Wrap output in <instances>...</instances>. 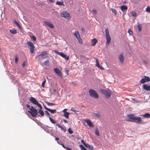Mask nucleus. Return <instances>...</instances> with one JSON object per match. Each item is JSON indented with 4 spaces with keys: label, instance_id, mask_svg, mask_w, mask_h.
I'll return each mask as SVG.
<instances>
[{
    "label": "nucleus",
    "instance_id": "obj_1",
    "mask_svg": "<svg viewBox=\"0 0 150 150\" xmlns=\"http://www.w3.org/2000/svg\"><path fill=\"white\" fill-rule=\"evenodd\" d=\"M127 117L130 120L126 119L127 121L134 122L137 124H142V120L141 117L135 116L133 114H128Z\"/></svg>",
    "mask_w": 150,
    "mask_h": 150
},
{
    "label": "nucleus",
    "instance_id": "obj_2",
    "mask_svg": "<svg viewBox=\"0 0 150 150\" xmlns=\"http://www.w3.org/2000/svg\"><path fill=\"white\" fill-rule=\"evenodd\" d=\"M100 92L105 96V97L107 98H109L111 95L112 91L109 88L107 89H100Z\"/></svg>",
    "mask_w": 150,
    "mask_h": 150
},
{
    "label": "nucleus",
    "instance_id": "obj_3",
    "mask_svg": "<svg viewBox=\"0 0 150 150\" xmlns=\"http://www.w3.org/2000/svg\"><path fill=\"white\" fill-rule=\"evenodd\" d=\"M48 53L46 51L41 52L40 54L37 55L35 58L38 62H39L41 59H43L45 58L46 57H44Z\"/></svg>",
    "mask_w": 150,
    "mask_h": 150
},
{
    "label": "nucleus",
    "instance_id": "obj_4",
    "mask_svg": "<svg viewBox=\"0 0 150 150\" xmlns=\"http://www.w3.org/2000/svg\"><path fill=\"white\" fill-rule=\"evenodd\" d=\"M30 111L28 110V112L31 114L33 117H35L38 115V111L36 109L33 108V106H31L29 108Z\"/></svg>",
    "mask_w": 150,
    "mask_h": 150
},
{
    "label": "nucleus",
    "instance_id": "obj_5",
    "mask_svg": "<svg viewBox=\"0 0 150 150\" xmlns=\"http://www.w3.org/2000/svg\"><path fill=\"white\" fill-rule=\"evenodd\" d=\"M89 95L91 97L97 99L98 98V95L97 92L94 90L90 89L89 91Z\"/></svg>",
    "mask_w": 150,
    "mask_h": 150
},
{
    "label": "nucleus",
    "instance_id": "obj_6",
    "mask_svg": "<svg viewBox=\"0 0 150 150\" xmlns=\"http://www.w3.org/2000/svg\"><path fill=\"white\" fill-rule=\"evenodd\" d=\"M105 38L106 39V43L109 45L111 41V38L109 34V30L108 29H105Z\"/></svg>",
    "mask_w": 150,
    "mask_h": 150
},
{
    "label": "nucleus",
    "instance_id": "obj_7",
    "mask_svg": "<svg viewBox=\"0 0 150 150\" xmlns=\"http://www.w3.org/2000/svg\"><path fill=\"white\" fill-rule=\"evenodd\" d=\"M61 16L68 20H69L71 18L69 13L67 11H63L61 13Z\"/></svg>",
    "mask_w": 150,
    "mask_h": 150
},
{
    "label": "nucleus",
    "instance_id": "obj_8",
    "mask_svg": "<svg viewBox=\"0 0 150 150\" xmlns=\"http://www.w3.org/2000/svg\"><path fill=\"white\" fill-rule=\"evenodd\" d=\"M54 52L67 60H68L69 59V57L68 56H67L65 54L62 52H59L56 50H54Z\"/></svg>",
    "mask_w": 150,
    "mask_h": 150
},
{
    "label": "nucleus",
    "instance_id": "obj_9",
    "mask_svg": "<svg viewBox=\"0 0 150 150\" xmlns=\"http://www.w3.org/2000/svg\"><path fill=\"white\" fill-rule=\"evenodd\" d=\"M27 45L29 46L30 49V52L32 53H34V50L35 49V46L33 43L30 42H27Z\"/></svg>",
    "mask_w": 150,
    "mask_h": 150
},
{
    "label": "nucleus",
    "instance_id": "obj_10",
    "mask_svg": "<svg viewBox=\"0 0 150 150\" xmlns=\"http://www.w3.org/2000/svg\"><path fill=\"white\" fill-rule=\"evenodd\" d=\"M74 35L76 38L79 42L81 44L82 43V41L80 38L79 32L78 31H75L74 33Z\"/></svg>",
    "mask_w": 150,
    "mask_h": 150
},
{
    "label": "nucleus",
    "instance_id": "obj_11",
    "mask_svg": "<svg viewBox=\"0 0 150 150\" xmlns=\"http://www.w3.org/2000/svg\"><path fill=\"white\" fill-rule=\"evenodd\" d=\"M150 81V78L147 76H144V78H142L140 81V83H141L144 84L146 82H147Z\"/></svg>",
    "mask_w": 150,
    "mask_h": 150
},
{
    "label": "nucleus",
    "instance_id": "obj_12",
    "mask_svg": "<svg viewBox=\"0 0 150 150\" xmlns=\"http://www.w3.org/2000/svg\"><path fill=\"white\" fill-rule=\"evenodd\" d=\"M92 44L91 45L89 44H88V43L86 42V44L85 43V45H87L88 47L89 48V49H90V47H91V46H94L96 45V43L97 42V40L95 38H94L93 39H92L91 40Z\"/></svg>",
    "mask_w": 150,
    "mask_h": 150
},
{
    "label": "nucleus",
    "instance_id": "obj_13",
    "mask_svg": "<svg viewBox=\"0 0 150 150\" xmlns=\"http://www.w3.org/2000/svg\"><path fill=\"white\" fill-rule=\"evenodd\" d=\"M55 72L61 78L62 77V73L60 70L57 68H55L54 69Z\"/></svg>",
    "mask_w": 150,
    "mask_h": 150
},
{
    "label": "nucleus",
    "instance_id": "obj_14",
    "mask_svg": "<svg viewBox=\"0 0 150 150\" xmlns=\"http://www.w3.org/2000/svg\"><path fill=\"white\" fill-rule=\"evenodd\" d=\"M85 122H86L88 126L91 127H93V125L91 121L89 119L85 120Z\"/></svg>",
    "mask_w": 150,
    "mask_h": 150
},
{
    "label": "nucleus",
    "instance_id": "obj_15",
    "mask_svg": "<svg viewBox=\"0 0 150 150\" xmlns=\"http://www.w3.org/2000/svg\"><path fill=\"white\" fill-rule=\"evenodd\" d=\"M144 89L147 91H150V86L146 84H144L142 85Z\"/></svg>",
    "mask_w": 150,
    "mask_h": 150
},
{
    "label": "nucleus",
    "instance_id": "obj_16",
    "mask_svg": "<svg viewBox=\"0 0 150 150\" xmlns=\"http://www.w3.org/2000/svg\"><path fill=\"white\" fill-rule=\"evenodd\" d=\"M123 53H122L119 57V59L121 63H123L124 60L125 58L123 57Z\"/></svg>",
    "mask_w": 150,
    "mask_h": 150
},
{
    "label": "nucleus",
    "instance_id": "obj_17",
    "mask_svg": "<svg viewBox=\"0 0 150 150\" xmlns=\"http://www.w3.org/2000/svg\"><path fill=\"white\" fill-rule=\"evenodd\" d=\"M30 100L31 103L34 105H35L38 102L33 97L30 98Z\"/></svg>",
    "mask_w": 150,
    "mask_h": 150
},
{
    "label": "nucleus",
    "instance_id": "obj_18",
    "mask_svg": "<svg viewBox=\"0 0 150 150\" xmlns=\"http://www.w3.org/2000/svg\"><path fill=\"white\" fill-rule=\"evenodd\" d=\"M120 8L122 11L123 12L124 14H125L126 12V11L125 12V11H126L127 9L128 8L126 6L123 5L121 6Z\"/></svg>",
    "mask_w": 150,
    "mask_h": 150
},
{
    "label": "nucleus",
    "instance_id": "obj_19",
    "mask_svg": "<svg viewBox=\"0 0 150 150\" xmlns=\"http://www.w3.org/2000/svg\"><path fill=\"white\" fill-rule=\"evenodd\" d=\"M44 23L45 25H47L50 28H54L53 25L50 22L47 21H45Z\"/></svg>",
    "mask_w": 150,
    "mask_h": 150
},
{
    "label": "nucleus",
    "instance_id": "obj_20",
    "mask_svg": "<svg viewBox=\"0 0 150 150\" xmlns=\"http://www.w3.org/2000/svg\"><path fill=\"white\" fill-rule=\"evenodd\" d=\"M85 147H86L89 150H92L93 149V147L92 146H91L90 145L88 144H86V143H85Z\"/></svg>",
    "mask_w": 150,
    "mask_h": 150
},
{
    "label": "nucleus",
    "instance_id": "obj_21",
    "mask_svg": "<svg viewBox=\"0 0 150 150\" xmlns=\"http://www.w3.org/2000/svg\"><path fill=\"white\" fill-rule=\"evenodd\" d=\"M56 5H59V6H65V5L64 4V2L63 1H58L56 2Z\"/></svg>",
    "mask_w": 150,
    "mask_h": 150
},
{
    "label": "nucleus",
    "instance_id": "obj_22",
    "mask_svg": "<svg viewBox=\"0 0 150 150\" xmlns=\"http://www.w3.org/2000/svg\"><path fill=\"white\" fill-rule=\"evenodd\" d=\"M143 117L145 118H150V114L149 113H146L143 115Z\"/></svg>",
    "mask_w": 150,
    "mask_h": 150
},
{
    "label": "nucleus",
    "instance_id": "obj_23",
    "mask_svg": "<svg viewBox=\"0 0 150 150\" xmlns=\"http://www.w3.org/2000/svg\"><path fill=\"white\" fill-rule=\"evenodd\" d=\"M56 125L58 127L60 128L61 129L63 130L64 132H66V129L64 128L62 126H61L58 124H56Z\"/></svg>",
    "mask_w": 150,
    "mask_h": 150
},
{
    "label": "nucleus",
    "instance_id": "obj_24",
    "mask_svg": "<svg viewBox=\"0 0 150 150\" xmlns=\"http://www.w3.org/2000/svg\"><path fill=\"white\" fill-rule=\"evenodd\" d=\"M10 32L11 33L13 34H16L17 33L16 29L14 28L13 29V30H10Z\"/></svg>",
    "mask_w": 150,
    "mask_h": 150
},
{
    "label": "nucleus",
    "instance_id": "obj_25",
    "mask_svg": "<svg viewBox=\"0 0 150 150\" xmlns=\"http://www.w3.org/2000/svg\"><path fill=\"white\" fill-rule=\"evenodd\" d=\"M69 114L70 113L69 112H66V113H64L63 116L66 118L68 119L69 118Z\"/></svg>",
    "mask_w": 150,
    "mask_h": 150
},
{
    "label": "nucleus",
    "instance_id": "obj_26",
    "mask_svg": "<svg viewBox=\"0 0 150 150\" xmlns=\"http://www.w3.org/2000/svg\"><path fill=\"white\" fill-rule=\"evenodd\" d=\"M47 110L50 112L52 114L55 113L56 112V110H52L50 108L49 109H48Z\"/></svg>",
    "mask_w": 150,
    "mask_h": 150
},
{
    "label": "nucleus",
    "instance_id": "obj_27",
    "mask_svg": "<svg viewBox=\"0 0 150 150\" xmlns=\"http://www.w3.org/2000/svg\"><path fill=\"white\" fill-rule=\"evenodd\" d=\"M14 23L18 27L19 29L21 30V27L17 22L14 21Z\"/></svg>",
    "mask_w": 150,
    "mask_h": 150
},
{
    "label": "nucleus",
    "instance_id": "obj_28",
    "mask_svg": "<svg viewBox=\"0 0 150 150\" xmlns=\"http://www.w3.org/2000/svg\"><path fill=\"white\" fill-rule=\"evenodd\" d=\"M42 109H40L38 111V113H39L42 116H43L44 115V112L42 110Z\"/></svg>",
    "mask_w": 150,
    "mask_h": 150
},
{
    "label": "nucleus",
    "instance_id": "obj_29",
    "mask_svg": "<svg viewBox=\"0 0 150 150\" xmlns=\"http://www.w3.org/2000/svg\"><path fill=\"white\" fill-rule=\"evenodd\" d=\"M138 28L139 32H141L142 31V25L141 24H138Z\"/></svg>",
    "mask_w": 150,
    "mask_h": 150
},
{
    "label": "nucleus",
    "instance_id": "obj_30",
    "mask_svg": "<svg viewBox=\"0 0 150 150\" xmlns=\"http://www.w3.org/2000/svg\"><path fill=\"white\" fill-rule=\"evenodd\" d=\"M49 118L50 121L53 124H55L56 123V121L53 119H52L50 117H49Z\"/></svg>",
    "mask_w": 150,
    "mask_h": 150
},
{
    "label": "nucleus",
    "instance_id": "obj_31",
    "mask_svg": "<svg viewBox=\"0 0 150 150\" xmlns=\"http://www.w3.org/2000/svg\"><path fill=\"white\" fill-rule=\"evenodd\" d=\"M132 16L134 17H136L137 16V13L136 12L132 11L131 12Z\"/></svg>",
    "mask_w": 150,
    "mask_h": 150
},
{
    "label": "nucleus",
    "instance_id": "obj_32",
    "mask_svg": "<svg viewBox=\"0 0 150 150\" xmlns=\"http://www.w3.org/2000/svg\"><path fill=\"white\" fill-rule=\"evenodd\" d=\"M93 115H95V116L98 117H100V114L98 112L94 113L93 114Z\"/></svg>",
    "mask_w": 150,
    "mask_h": 150
},
{
    "label": "nucleus",
    "instance_id": "obj_33",
    "mask_svg": "<svg viewBox=\"0 0 150 150\" xmlns=\"http://www.w3.org/2000/svg\"><path fill=\"white\" fill-rule=\"evenodd\" d=\"M143 62L144 64H147L149 63V62L148 60H144L143 61Z\"/></svg>",
    "mask_w": 150,
    "mask_h": 150
},
{
    "label": "nucleus",
    "instance_id": "obj_34",
    "mask_svg": "<svg viewBox=\"0 0 150 150\" xmlns=\"http://www.w3.org/2000/svg\"><path fill=\"white\" fill-rule=\"evenodd\" d=\"M46 103L49 106H52L55 105V104L53 103H49L47 102H46Z\"/></svg>",
    "mask_w": 150,
    "mask_h": 150
},
{
    "label": "nucleus",
    "instance_id": "obj_35",
    "mask_svg": "<svg viewBox=\"0 0 150 150\" xmlns=\"http://www.w3.org/2000/svg\"><path fill=\"white\" fill-rule=\"evenodd\" d=\"M95 133L96 135L99 136V131L97 129H96L95 130Z\"/></svg>",
    "mask_w": 150,
    "mask_h": 150
},
{
    "label": "nucleus",
    "instance_id": "obj_36",
    "mask_svg": "<svg viewBox=\"0 0 150 150\" xmlns=\"http://www.w3.org/2000/svg\"><path fill=\"white\" fill-rule=\"evenodd\" d=\"M111 10L112 12L114 13L115 15H116L117 14V12L116 11V10L115 9L113 8H111Z\"/></svg>",
    "mask_w": 150,
    "mask_h": 150
},
{
    "label": "nucleus",
    "instance_id": "obj_37",
    "mask_svg": "<svg viewBox=\"0 0 150 150\" xmlns=\"http://www.w3.org/2000/svg\"><path fill=\"white\" fill-rule=\"evenodd\" d=\"M46 81V80L45 79V80L44 81H43L42 84V86L43 88H44L45 87V83Z\"/></svg>",
    "mask_w": 150,
    "mask_h": 150
},
{
    "label": "nucleus",
    "instance_id": "obj_38",
    "mask_svg": "<svg viewBox=\"0 0 150 150\" xmlns=\"http://www.w3.org/2000/svg\"><path fill=\"white\" fill-rule=\"evenodd\" d=\"M35 105H37L38 107L40 108V109H42V108L41 105L40 104L38 103V102Z\"/></svg>",
    "mask_w": 150,
    "mask_h": 150
},
{
    "label": "nucleus",
    "instance_id": "obj_39",
    "mask_svg": "<svg viewBox=\"0 0 150 150\" xmlns=\"http://www.w3.org/2000/svg\"><path fill=\"white\" fill-rule=\"evenodd\" d=\"M68 132L70 134H72L73 133V131L71 130L70 128H69L68 129Z\"/></svg>",
    "mask_w": 150,
    "mask_h": 150
},
{
    "label": "nucleus",
    "instance_id": "obj_40",
    "mask_svg": "<svg viewBox=\"0 0 150 150\" xmlns=\"http://www.w3.org/2000/svg\"><path fill=\"white\" fill-rule=\"evenodd\" d=\"M49 63V61L48 60H47L45 61L44 63H42L43 65L44 64L45 65H47Z\"/></svg>",
    "mask_w": 150,
    "mask_h": 150
},
{
    "label": "nucleus",
    "instance_id": "obj_41",
    "mask_svg": "<svg viewBox=\"0 0 150 150\" xmlns=\"http://www.w3.org/2000/svg\"><path fill=\"white\" fill-rule=\"evenodd\" d=\"M146 10L147 12H150V6H147V8L146 9Z\"/></svg>",
    "mask_w": 150,
    "mask_h": 150
},
{
    "label": "nucleus",
    "instance_id": "obj_42",
    "mask_svg": "<svg viewBox=\"0 0 150 150\" xmlns=\"http://www.w3.org/2000/svg\"><path fill=\"white\" fill-rule=\"evenodd\" d=\"M79 147L82 150H84V147L82 145H79Z\"/></svg>",
    "mask_w": 150,
    "mask_h": 150
},
{
    "label": "nucleus",
    "instance_id": "obj_43",
    "mask_svg": "<svg viewBox=\"0 0 150 150\" xmlns=\"http://www.w3.org/2000/svg\"><path fill=\"white\" fill-rule=\"evenodd\" d=\"M71 85L73 86H76V82H73L71 83Z\"/></svg>",
    "mask_w": 150,
    "mask_h": 150
},
{
    "label": "nucleus",
    "instance_id": "obj_44",
    "mask_svg": "<svg viewBox=\"0 0 150 150\" xmlns=\"http://www.w3.org/2000/svg\"><path fill=\"white\" fill-rule=\"evenodd\" d=\"M128 33L130 35H132L133 33V32L132 31L130 30V29H129L128 30Z\"/></svg>",
    "mask_w": 150,
    "mask_h": 150
},
{
    "label": "nucleus",
    "instance_id": "obj_45",
    "mask_svg": "<svg viewBox=\"0 0 150 150\" xmlns=\"http://www.w3.org/2000/svg\"><path fill=\"white\" fill-rule=\"evenodd\" d=\"M45 114L47 115H48V116L49 117H50V114L47 111H45Z\"/></svg>",
    "mask_w": 150,
    "mask_h": 150
},
{
    "label": "nucleus",
    "instance_id": "obj_46",
    "mask_svg": "<svg viewBox=\"0 0 150 150\" xmlns=\"http://www.w3.org/2000/svg\"><path fill=\"white\" fill-rule=\"evenodd\" d=\"M31 38L34 41H35L36 40V38L35 36H32L31 37Z\"/></svg>",
    "mask_w": 150,
    "mask_h": 150
},
{
    "label": "nucleus",
    "instance_id": "obj_47",
    "mask_svg": "<svg viewBox=\"0 0 150 150\" xmlns=\"http://www.w3.org/2000/svg\"><path fill=\"white\" fill-rule=\"evenodd\" d=\"M18 60V57H16L15 58V62L16 63H17Z\"/></svg>",
    "mask_w": 150,
    "mask_h": 150
},
{
    "label": "nucleus",
    "instance_id": "obj_48",
    "mask_svg": "<svg viewBox=\"0 0 150 150\" xmlns=\"http://www.w3.org/2000/svg\"><path fill=\"white\" fill-rule=\"evenodd\" d=\"M71 110L72 111H73L74 112H76V111L74 109V108L72 107L71 109Z\"/></svg>",
    "mask_w": 150,
    "mask_h": 150
},
{
    "label": "nucleus",
    "instance_id": "obj_49",
    "mask_svg": "<svg viewBox=\"0 0 150 150\" xmlns=\"http://www.w3.org/2000/svg\"><path fill=\"white\" fill-rule=\"evenodd\" d=\"M98 68L101 70L104 69V68L102 67L101 66H99V67H98Z\"/></svg>",
    "mask_w": 150,
    "mask_h": 150
},
{
    "label": "nucleus",
    "instance_id": "obj_50",
    "mask_svg": "<svg viewBox=\"0 0 150 150\" xmlns=\"http://www.w3.org/2000/svg\"><path fill=\"white\" fill-rule=\"evenodd\" d=\"M67 110V109H65L63 110V112L64 113H66V112H67L66 111Z\"/></svg>",
    "mask_w": 150,
    "mask_h": 150
},
{
    "label": "nucleus",
    "instance_id": "obj_51",
    "mask_svg": "<svg viewBox=\"0 0 150 150\" xmlns=\"http://www.w3.org/2000/svg\"><path fill=\"white\" fill-rule=\"evenodd\" d=\"M96 66L98 67H99L100 66V64L99 62H97V63H96Z\"/></svg>",
    "mask_w": 150,
    "mask_h": 150
},
{
    "label": "nucleus",
    "instance_id": "obj_52",
    "mask_svg": "<svg viewBox=\"0 0 150 150\" xmlns=\"http://www.w3.org/2000/svg\"><path fill=\"white\" fill-rule=\"evenodd\" d=\"M65 149L67 150H71V148L67 147Z\"/></svg>",
    "mask_w": 150,
    "mask_h": 150
},
{
    "label": "nucleus",
    "instance_id": "obj_53",
    "mask_svg": "<svg viewBox=\"0 0 150 150\" xmlns=\"http://www.w3.org/2000/svg\"><path fill=\"white\" fill-rule=\"evenodd\" d=\"M61 145L62 146V147L64 148L65 149L67 147L66 146H65L63 144H61Z\"/></svg>",
    "mask_w": 150,
    "mask_h": 150
},
{
    "label": "nucleus",
    "instance_id": "obj_54",
    "mask_svg": "<svg viewBox=\"0 0 150 150\" xmlns=\"http://www.w3.org/2000/svg\"><path fill=\"white\" fill-rule=\"evenodd\" d=\"M95 60H96V63H97V62H98V59L96 58H95Z\"/></svg>",
    "mask_w": 150,
    "mask_h": 150
},
{
    "label": "nucleus",
    "instance_id": "obj_55",
    "mask_svg": "<svg viewBox=\"0 0 150 150\" xmlns=\"http://www.w3.org/2000/svg\"><path fill=\"white\" fill-rule=\"evenodd\" d=\"M63 121L65 123H68L67 121L66 120H63Z\"/></svg>",
    "mask_w": 150,
    "mask_h": 150
},
{
    "label": "nucleus",
    "instance_id": "obj_56",
    "mask_svg": "<svg viewBox=\"0 0 150 150\" xmlns=\"http://www.w3.org/2000/svg\"><path fill=\"white\" fill-rule=\"evenodd\" d=\"M92 11L95 14L97 13L96 11L95 10H93Z\"/></svg>",
    "mask_w": 150,
    "mask_h": 150
},
{
    "label": "nucleus",
    "instance_id": "obj_57",
    "mask_svg": "<svg viewBox=\"0 0 150 150\" xmlns=\"http://www.w3.org/2000/svg\"><path fill=\"white\" fill-rule=\"evenodd\" d=\"M26 107L27 108H30V106L29 105L27 104L26 105Z\"/></svg>",
    "mask_w": 150,
    "mask_h": 150
},
{
    "label": "nucleus",
    "instance_id": "obj_58",
    "mask_svg": "<svg viewBox=\"0 0 150 150\" xmlns=\"http://www.w3.org/2000/svg\"><path fill=\"white\" fill-rule=\"evenodd\" d=\"M81 142L82 143V144L84 145V141L83 140H81Z\"/></svg>",
    "mask_w": 150,
    "mask_h": 150
},
{
    "label": "nucleus",
    "instance_id": "obj_59",
    "mask_svg": "<svg viewBox=\"0 0 150 150\" xmlns=\"http://www.w3.org/2000/svg\"><path fill=\"white\" fill-rule=\"evenodd\" d=\"M25 66V62H24L23 63V67H24Z\"/></svg>",
    "mask_w": 150,
    "mask_h": 150
},
{
    "label": "nucleus",
    "instance_id": "obj_60",
    "mask_svg": "<svg viewBox=\"0 0 150 150\" xmlns=\"http://www.w3.org/2000/svg\"><path fill=\"white\" fill-rule=\"evenodd\" d=\"M55 139L56 141H58L59 140V139L56 137H55Z\"/></svg>",
    "mask_w": 150,
    "mask_h": 150
},
{
    "label": "nucleus",
    "instance_id": "obj_61",
    "mask_svg": "<svg viewBox=\"0 0 150 150\" xmlns=\"http://www.w3.org/2000/svg\"><path fill=\"white\" fill-rule=\"evenodd\" d=\"M49 1L51 3H52L54 2V1L53 0H49Z\"/></svg>",
    "mask_w": 150,
    "mask_h": 150
},
{
    "label": "nucleus",
    "instance_id": "obj_62",
    "mask_svg": "<svg viewBox=\"0 0 150 150\" xmlns=\"http://www.w3.org/2000/svg\"><path fill=\"white\" fill-rule=\"evenodd\" d=\"M44 108H45V109H46L47 110V109H49V108H48L46 107L45 106H44Z\"/></svg>",
    "mask_w": 150,
    "mask_h": 150
},
{
    "label": "nucleus",
    "instance_id": "obj_63",
    "mask_svg": "<svg viewBox=\"0 0 150 150\" xmlns=\"http://www.w3.org/2000/svg\"><path fill=\"white\" fill-rule=\"evenodd\" d=\"M126 3V1H124L123 2V4H125Z\"/></svg>",
    "mask_w": 150,
    "mask_h": 150
},
{
    "label": "nucleus",
    "instance_id": "obj_64",
    "mask_svg": "<svg viewBox=\"0 0 150 150\" xmlns=\"http://www.w3.org/2000/svg\"><path fill=\"white\" fill-rule=\"evenodd\" d=\"M86 52H89V50H86Z\"/></svg>",
    "mask_w": 150,
    "mask_h": 150
}]
</instances>
